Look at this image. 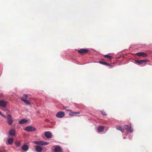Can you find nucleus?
Returning <instances> with one entry per match:
<instances>
[{
  "mask_svg": "<svg viewBox=\"0 0 152 152\" xmlns=\"http://www.w3.org/2000/svg\"><path fill=\"white\" fill-rule=\"evenodd\" d=\"M89 50L87 49L82 48L78 50V53L81 55H83L87 53Z\"/></svg>",
  "mask_w": 152,
  "mask_h": 152,
  "instance_id": "nucleus-3",
  "label": "nucleus"
},
{
  "mask_svg": "<svg viewBox=\"0 0 152 152\" xmlns=\"http://www.w3.org/2000/svg\"><path fill=\"white\" fill-rule=\"evenodd\" d=\"M15 144L17 146L19 147L20 146L21 143L20 142H16Z\"/></svg>",
  "mask_w": 152,
  "mask_h": 152,
  "instance_id": "nucleus-22",
  "label": "nucleus"
},
{
  "mask_svg": "<svg viewBox=\"0 0 152 152\" xmlns=\"http://www.w3.org/2000/svg\"><path fill=\"white\" fill-rule=\"evenodd\" d=\"M9 134L10 135L14 136L15 134V131L14 129H12L9 132Z\"/></svg>",
  "mask_w": 152,
  "mask_h": 152,
  "instance_id": "nucleus-13",
  "label": "nucleus"
},
{
  "mask_svg": "<svg viewBox=\"0 0 152 152\" xmlns=\"http://www.w3.org/2000/svg\"><path fill=\"white\" fill-rule=\"evenodd\" d=\"M55 152H61L62 151L61 148L59 146H56L54 148Z\"/></svg>",
  "mask_w": 152,
  "mask_h": 152,
  "instance_id": "nucleus-10",
  "label": "nucleus"
},
{
  "mask_svg": "<svg viewBox=\"0 0 152 152\" xmlns=\"http://www.w3.org/2000/svg\"><path fill=\"white\" fill-rule=\"evenodd\" d=\"M33 143L35 144L41 145H45L49 144L48 142H45L42 141H34Z\"/></svg>",
  "mask_w": 152,
  "mask_h": 152,
  "instance_id": "nucleus-4",
  "label": "nucleus"
},
{
  "mask_svg": "<svg viewBox=\"0 0 152 152\" xmlns=\"http://www.w3.org/2000/svg\"><path fill=\"white\" fill-rule=\"evenodd\" d=\"M101 113H102V114L103 115H104V116H106L107 115V114L106 113H105L104 111H101Z\"/></svg>",
  "mask_w": 152,
  "mask_h": 152,
  "instance_id": "nucleus-27",
  "label": "nucleus"
},
{
  "mask_svg": "<svg viewBox=\"0 0 152 152\" xmlns=\"http://www.w3.org/2000/svg\"><path fill=\"white\" fill-rule=\"evenodd\" d=\"M136 54L138 56H142L144 57H146L147 56V54L146 53L143 52L137 53Z\"/></svg>",
  "mask_w": 152,
  "mask_h": 152,
  "instance_id": "nucleus-9",
  "label": "nucleus"
},
{
  "mask_svg": "<svg viewBox=\"0 0 152 152\" xmlns=\"http://www.w3.org/2000/svg\"><path fill=\"white\" fill-rule=\"evenodd\" d=\"M36 129L32 126H29L25 128V130L28 132L34 131L36 130Z\"/></svg>",
  "mask_w": 152,
  "mask_h": 152,
  "instance_id": "nucleus-2",
  "label": "nucleus"
},
{
  "mask_svg": "<svg viewBox=\"0 0 152 152\" xmlns=\"http://www.w3.org/2000/svg\"><path fill=\"white\" fill-rule=\"evenodd\" d=\"M116 128L118 130H120L122 132H124V130L121 126H118L116 127Z\"/></svg>",
  "mask_w": 152,
  "mask_h": 152,
  "instance_id": "nucleus-14",
  "label": "nucleus"
},
{
  "mask_svg": "<svg viewBox=\"0 0 152 152\" xmlns=\"http://www.w3.org/2000/svg\"><path fill=\"white\" fill-rule=\"evenodd\" d=\"M28 147L27 145H24L22 147V149L24 151H26L28 150Z\"/></svg>",
  "mask_w": 152,
  "mask_h": 152,
  "instance_id": "nucleus-15",
  "label": "nucleus"
},
{
  "mask_svg": "<svg viewBox=\"0 0 152 152\" xmlns=\"http://www.w3.org/2000/svg\"><path fill=\"white\" fill-rule=\"evenodd\" d=\"M8 103L7 101H5L4 100H0V106L3 107H5L7 106Z\"/></svg>",
  "mask_w": 152,
  "mask_h": 152,
  "instance_id": "nucleus-5",
  "label": "nucleus"
},
{
  "mask_svg": "<svg viewBox=\"0 0 152 152\" xmlns=\"http://www.w3.org/2000/svg\"><path fill=\"white\" fill-rule=\"evenodd\" d=\"M45 121L47 122H48L49 121V120L47 119H45Z\"/></svg>",
  "mask_w": 152,
  "mask_h": 152,
  "instance_id": "nucleus-28",
  "label": "nucleus"
},
{
  "mask_svg": "<svg viewBox=\"0 0 152 152\" xmlns=\"http://www.w3.org/2000/svg\"><path fill=\"white\" fill-rule=\"evenodd\" d=\"M63 108L64 109H65L66 110H67L68 111H71V110L69 109V107H64L63 106Z\"/></svg>",
  "mask_w": 152,
  "mask_h": 152,
  "instance_id": "nucleus-25",
  "label": "nucleus"
},
{
  "mask_svg": "<svg viewBox=\"0 0 152 152\" xmlns=\"http://www.w3.org/2000/svg\"><path fill=\"white\" fill-rule=\"evenodd\" d=\"M35 149L37 152H41L42 150V148L39 145L36 146Z\"/></svg>",
  "mask_w": 152,
  "mask_h": 152,
  "instance_id": "nucleus-12",
  "label": "nucleus"
},
{
  "mask_svg": "<svg viewBox=\"0 0 152 152\" xmlns=\"http://www.w3.org/2000/svg\"><path fill=\"white\" fill-rule=\"evenodd\" d=\"M13 141L14 140L12 138H9L8 140H7L8 143L10 145H12V144Z\"/></svg>",
  "mask_w": 152,
  "mask_h": 152,
  "instance_id": "nucleus-19",
  "label": "nucleus"
},
{
  "mask_svg": "<svg viewBox=\"0 0 152 152\" xmlns=\"http://www.w3.org/2000/svg\"><path fill=\"white\" fill-rule=\"evenodd\" d=\"M133 129L131 127V126H130L128 131H129L130 132H133Z\"/></svg>",
  "mask_w": 152,
  "mask_h": 152,
  "instance_id": "nucleus-23",
  "label": "nucleus"
},
{
  "mask_svg": "<svg viewBox=\"0 0 152 152\" xmlns=\"http://www.w3.org/2000/svg\"><path fill=\"white\" fill-rule=\"evenodd\" d=\"M104 128L103 126H100L98 127L97 130L99 132H101L104 131Z\"/></svg>",
  "mask_w": 152,
  "mask_h": 152,
  "instance_id": "nucleus-17",
  "label": "nucleus"
},
{
  "mask_svg": "<svg viewBox=\"0 0 152 152\" xmlns=\"http://www.w3.org/2000/svg\"><path fill=\"white\" fill-rule=\"evenodd\" d=\"M7 119V122L9 125H11L13 122V120L12 119V116L10 114H8L6 118Z\"/></svg>",
  "mask_w": 152,
  "mask_h": 152,
  "instance_id": "nucleus-1",
  "label": "nucleus"
},
{
  "mask_svg": "<svg viewBox=\"0 0 152 152\" xmlns=\"http://www.w3.org/2000/svg\"><path fill=\"white\" fill-rule=\"evenodd\" d=\"M80 113L79 112H73L71 111L69 113L70 116H79Z\"/></svg>",
  "mask_w": 152,
  "mask_h": 152,
  "instance_id": "nucleus-8",
  "label": "nucleus"
},
{
  "mask_svg": "<svg viewBox=\"0 0 152 152\" xmlns=\"http://www.w3.org/2000/svg\"><path fill=\"white\" fill-rule=\"evenodd\" d=\"M124 127L126 129L127 131L129 129V126L128 125H125L124 126Z\"/></svg>",
  "mask_w": 152,
  "mask_h": 152,
  "instance_id": "nucleus-26",
  "label": "nucleus"
},
{
  "mask_svg": "<svg viewBox=\"0 0 152 152\" xmlns=\"http://www.w3.org/2000/svg\"><path fill=\"white\" fill-rule=\"evenodd\" d=\"M65 115V113L62 111L58 112L56 114V116L57 118H62Z\"/></svg>",
  "mask_w": 152,
  "mask_h": 152,
  "instance_id": "nucleus-6",
  "label": "nucleus"
},
{
  "mask_svg": "<svg viewBox=\"0 0 152 152\" xmlns=\"http://www.w3.org/2000/svg\"><path fill=\"white\" fill-rule=\"evenodd\" d=\"M99 62L101 64H102L105 65L106 66H109L110 65V64L108 63H107L105 62H103V61H99Z\"/></svg>",
  "mask_w": 152,
  "mask_h": 152,
  "instance_id": "nucleus-21",
  "label": "nucleus"
},
{
  "mask_svg": "<svg viewBox=\"0 0 152 152\" xmlns=\"http://www.w3.org/2000/svg\"><path fill=\"white\" fill-rule=\"evenodd\" d=\"M45 136L48 138H50L51 137V134L49 131L45 132Z\"/></svg>",
  "mask_w": 152,
  "mask_h": 152,
  "instance_id": "nucleus-11",
  "label": "nucleus"
},
{
  "mask_svg": "<svg viewBox=\"0 0 152 152\" xmlns=\"http://www.w3.org/2000/svg\"><path fill=\"white\" fill-rule=\"evenodd\" d=\"M28 96L27 94H25L23 95V97L21 98V100L24 102V101L25 100H27L26 99L28 98Z\"/></svg>",
  "mask_w": 152,
  "mask_h": 152,
  "instance_id": "nucleus-18",
  "label": "nucleus"
},
{
  "mask_svg": "<svg viewBox=\"0 0 152 152\" xmlns=\"http://www.w3.org/2000/svg\"><path fill=\"white\" fill-rule=\"evenodd\" d=\"M27 122V120L25 119H22L19 122V123L20 124H23L26 123Z\"/></svg>",
  "mask_w": 152,
  "mask_h": 152,
  "instance_id": "nucleus-16",
  "label": "nucleus"
},
{
  "mask_svg": "<svg viewBox=\"0 0 152 152\" xmlns=\"http://www.w3.org/2000/svg\"><path fill=\"white\" fill-rule=\"evenodd\" d=\"M104 56L105 58H107L110 60L112 58V56L109 54L105 55Z\"/></svg>",
  "mask_w": 152,
  "mask_h": 152,
  "instance_id": "nucleus-20",
  "label": "nucleus"
},
{
  "mask_svg": "<svg viewBox=\"0 0 152 152\" xmlns=\"http://www.w3.org/2000/svg\"><path fill=\"white\" fill-rule=\"evenodd\" d=\"M136 62L139 64H142L144 63H145L146 62L148 61V60H137L135 61Z\"/></svg>",
  "mask_w": 152,
  "mask_h": 152,
  "instance_id": "nucleus-7",
  "label": "nucleus"
},
{
  "mask_svg": "<svg viewBox=\"0 0 152 152\" xmlns=\"http://www.w3.org/2000/svg\"><path fill=\"white\" fill-rule=\"evenodd\" d=\"M23 102L26 104H30L29 101L27 100H25L24 101V102Z\"/></svg>",
  "mask_w": 152,
  "mask_h": 152,
  "instance_id": "nucleus-24",
  "label": "nucleus"
},
{
  "mask_svg": "<svg viewBox=\"0 0 152 152\" xmlns=\"http://www.w3.org/2000/svg\"><path fill=\"white\" fill-rule=\"evenodd\" d=\"M124 139L125 138V137H124Z\"/></svg>",
  "mask_w": 152,
  "mask_h": 152,
  "instance_id": "nucleus-29",
  "label": "nucleus"
}]
</instances>
